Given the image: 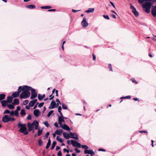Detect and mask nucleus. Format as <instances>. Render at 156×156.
<instances>
[{"label":"nucleus","instance_id":"f257e3e1","mask_svg":"<svg viewBox=\"0 0 156 156\" xmlns=\"http://www.w3.org/2000/svg\"><path fill=\"white\" fill-rule=\"evenodd\" d=\"M32 87L27 86H24L23 88L22 87L21 90L23 92L21 93L20 95V98L21 99H26L29 97L30 95V93L29 91Z\"/></svg>","mask_w":156,"mask_h":156},{"label":"nucleus","instance_id":"f03ea898","mask_svg":"<svg viewBox=\"0 0 156 156\" xmlns=\"http://www.w3.org/2000/svg\"><path fill=\"white\" fill-rule=\"evenodd\" d=\"M17 126L19 128H20L19 130L20 132L23 133L25 135H27L28 134V132L27 130V128L25 124H21L20 122H19Z\"/></svg>","mask_w":156,"mask_h":156},{"label":"nucleus","instance_id":"7ed1b4c3","mask_svg":"<svg viewBox=\"0 0 156 156\" xmlns=\"http://www.w3.org/2000/svg\"><path fill=\"white\" fill-rule=\"evenodd\" d=\"M152 5L151 3L150 2H146L143 5L144 10L147 13H148L150 11V9Z\"/></svg>","mask_w":156,"mask_h":156},{"label":"nucleus","instance_id":"20e7f679","mask_svg":"<svg viewBox=\"0 0 156 156\" xmlns=\"http://www.w3.org/2000/svg\"><path fill=\"white\" fill-rule=\"evenodd\" d=\"M22 86H20L17 92H14L12 94V96L13 98H16L19 96L20 93L21 91Z\"/></svg>","mask_w":156,"mask_h":156},{"label":"nucleus","instance_id":"39448f33","mask_svg":"<svg viewBox=\"0 0 156 156\" xmlns=\"http://www.w3.org/2000/svg\"><path fill=\"white\" fill-rule=\"evenodd\" d=\"M71 144L74 147H78L79 148H80L81 147V145L80 144L74 140H71Z\"/></svg>","mask_w":156,"mask_h":156},{"label":"nucleus","instance_id":"423d86ee","mask_svg":"<svg viewBox=\"0 0 156 156\" xmlns=\"http://www.w3.org/2000/svg\"><path fill=\"white\" fill-rule=\"evenodd\" d=\"M30 90L31 92V95L30 98L31 99H33L37 96V93L35 92V90L32 88H31Z\"/></svg>","mask_w":156,"mask_h":156},{"label":"nucleus","instance_id":"0eeeda50","mask_svg":"<svg viewBox=\"0 0 156 156\" xmlns=\"http://www.w3.org/2000/svg\"><path fill=\"white\" fill-rule=\"evenodd\" d=\"M10 115H5L2 118V121L4 123H7L10 121Z\"/></svg>","mask_w":156,"mask_h":156},{"label":"nucleus","instance_id":"6e6552de","mask_svg":"<svg viewBox=\"0 0 156 156\" xmlns=\"http://www.w3.org/2000/svg\"><path fill=\"white\" fill-rule=\"evenodd\" d=\"M58 121L60 126L62 124V122H63L64 123H65L64 117L63 116V115H60V116H58Z\"/></svg>","mask_w":156,"mask_h":156},{"label":"nucleus","instance_id":"1a4fd4ad","mask_svg":"<svg viewBox=\"0 0 156 156\" xmlns=\"http://www.w3.org/2000/svg\"><path fill=\"white\" fill-rule=\"evenodd\" d=\"M81 25L84 27H86L88 26V23L86 21V18H83L82 21L81 22Z\"/></svg>","mask_w":156,"mask_h":156},{"label":"nucleus","instance_id":"9d476101","mask_svg":"<svg viewBox=\"0 0 156 156\" xmlns=\"http://www.w3.org/2000/svg\"><path fill=\"white\" fill-rule=\"evenodd\" d=\"M60 126L63 129L68 131H69L70 130V128L68 126L65 124H64L63 125V124H61V125H60Z\"/></svg>","mask_w":156,"mask_h":156},{"label":"nucleus","instance_id":"9b49d317","mask_svg":"<svg viewBox=\"0 0 156 156\" xmlns=\"http://www.w3.org/2000/svg\"><path fill=\"white\" fill-rule=\"evenodd\" d=\"M70 138L74 139L76 140H78V138L77 134L75 133H72L70 132Z\"/></svg>","mask_w":156,"mask_h":156},{"label":"nucleus","instance_id":"f8f14e48","mask_svg":"<svg viewBox=\"0 0 156 156\" xmlns=\"http://www.w3.org/2000/svg\"><path fill=\"white\" fill-rule=\"evenodd\" d=\"M41 112L38 109H35L34 111V116L36 117H38L40 115Z\"/></svg>","mask_w":156,"mask_h":156},{"label":"nucleus","instance_id":"ddd939ff","mask_svg":"<svg viewBox=\"0 0 156 156\" xmlns=\"http://www.w3.org/2000/svg\"><path fill=\"white\" fill-rule=\"evenodd\" d=\"M84 153L85 154H89L91 155H94V153L92 150H84Z\"/></svg>","mask_w":156,"mask_h":156},{"label":"nucleus","instance_id":"4468645a","mask_svg":"<svg viewBox=\"0 0 156 156\" xmlns=\"http://www.w3.org/2000/svg\"><path fill=\"white\" fill-rule=\"evenodd\" d=\"M37 100L36 99H34L30 101L29 104V105L30 107L33 106L35 103L37 102Z\"/></svg>","mask_w":156,"mask_h":156},{"label":"nucleus","instance_id":"2eb2a0df","mask_svg":"<svg viewBox=\"0 0 156 156\" xmlns=\"http://www.w3.org/2000/svg\"><path fill=\"white\" fill-rule=\"evenodd\" d=\"M27 126L28 128V130L29 131H31L34 128V125L32 123L29 122L27 123Z\"/></svg>","mask_w":156,"mask_h":156},{"label":"nucleus","instance_id":"dca6fc26","mask_svg":"<svg viewBox=\"0 0 156 156\" xmlns=\"http://www.w3.org/2000/svg\"><path fill=\"white\" fill-rule=\"evenodd\" d=\"M151 13L154 16H156V5L153 7L151 10Z\"/></svg>","mask_w":156,"mask_h":156},{"label":"nucleus","instance_id":"f3484780","mask_svg":"<svg viewBox=\"0 0 156 156\" xmlns=\"http://www.w3.org/2000/svg\"><path fill=\"white\" fill-rule=\"evenodd\" d=\"M56 105L55 102L54 101H52L50 104V105L49 107V108L53 109L55 107Z\"/></svg>","mask_w":156,"mask_h":156},{"label":"nucleus","instance_id":"a211bd4d","mask_svg":"<svg viewBox=\"0 0 156 156\" xmlns=\"http://www.w3.org/2000/svg\"><path fill=\"white\" fill-rule=\"evenodd\" d=\"M63 135L65 138L67 139H69L70 138V134L68 133L64 132L63 133Z\"/></svg>","mask_w":156,"mask_h":156},{"label":"nucleus","instance_id":"6ab92c4d","mask_svg":"<svg viewBox=\"0 0 156 156\" xmlns=\"http://www.w3.org/2000/svg\"><path fill=\"white\" fill-rule=\"evenodd\" d=\"M63 130L62 129H59L57 130L55 132V133L57 135L60 136L61 135Z\"/></svg>","mask_w":156,"mask_h":156},{"label":"nucleus","instance_id":"aec40b11","mask_svg":"<svg viewBox=\"0 0 156 156\" xmlns=\"http://www.w3.org/2000/svg\"><path fill=\"white\" fill-rule=\"evenodd\" d=\"M19 104V100L17 98L14 99L13 102L12 103V104L14 105H18Z\"/></svg>","mask_w":156,"mask_h":156},{"label":"nucleus","instance_id":"412c9836","mask_svg":"<svg viewBox=\"0 0 156 156\" xmlns=\"http://www.w3.org/2000/svg\"><path fill=\"white\" fill-rule=\"evenodd\" d=\"M8 102L5 100H3L1 101V104L3 107H5L7 105Z\"/></svg>","mask_w":156,"mask_h":156},{"label":"nucleus","instance_id":"4be33fe9","mask_svg":"<svg viewBox=\"0 0 156 156\" xmlns=\"http://www.w3.org/2000/svg\"><path fill=\"white\" fill-rule=\"evenodd\" d=\"M12 100V98L11 96H8L7 98V101L8 103H11Z\"/></svg>","mask_w":156,"mask_h":156},{"label":"nucleus","instance_id":"5701e85b","mask_svg":"<svg viewBox=\"0 0 156 156\" xmlns=\"http://www.w3.org/2000/svg\"><path fill=\"white\" fill-rule=\"evenodd\" d=\"M94 11V8H89L88 9V10H86L85 12L87 13H89L90 12H93Z\"/></svg>","mask_w":156,"mask_h":156},{"label":"nucleus","instance_id":"b1692460","mask_svg":"<svg viewBox=\"0 0 156 156\" xmlns=\"http://www.w3.org/2000/svg\"><path fill=\"white\" fill-rule=\"evenodd\" d=\"M20 114L22 117H24L26 115L25 110L22 109L21 110L20 112Z\"/></svg>","mask_w":156,"mask_h":156},{"label":"nucleus","instance_id":"393cba45","mask_svg":"<svg viewBox=\"0 0 156 156\" xmlns=\"http://www.w3.org/2000/svg\"><path fill=\"white\" fill-rule=\"evenodd\" d=\"M133 12L134 13L135 16H137L139 15V13L136 10V9L134 10H132Z\"/></svg>","mask_w":156,"mask_h":156},{"label":"nucleus","instance_id":"a878e982","mask_svg":"<svg viewBox=\"0 0 156 156\" xmlns=\"http://www.w3.org/2000/svg\"><path fill=\"white\" fill-rule=\"evenodd\" d=\"M20 109V106H18L17 107L16 110H15L16 114L17 115H19V113L18 112V111H19Z\"/></svg>","mask_w":156,"mask_h":156},{"label":"nucleus","instance_id":"bb28decb","mask_svg":"<svg viewBox=\"0 0 156 156\" xmlns=\"http://www.w3.org/2000/svg\"><path fill=\"white\" fill-rule=\"evenodd\" d=\"M9 113H10V115H11V116H13V115H15V116H18V115H16L15 111H12L10 112Z\"/></svg>","mask_w":156,"mask_h":156},{"label":"nucleus","instance_id":"cd10ccee","mask_svg":"<svg viewBox=\"0 0 156 156\" xmlns=\"http://www.w3.org/2000/svg\"><path fill=\"white\" fill-rule=\"evenodd\" d=\"M56 144V143L55 141H54L53 142L52 144V146L51 147V150H52L54 148Z\"/></svg>","mask_w":156,"mask_h":156},{"label":"nucleus","instance_id":"c85d7f7f","mask_svg":"<svg viewBox=\"0 0 156 156\" xmlns=\"http://www.w3.org/2000/svg\"><path fill=\"white\" fill-rule=\"evenodd\" d=\"M26 7L29 9H34L35 8V6L34 5H27L26 6Z\"/></svg>","mask_w":156,"mask_h":156},{"label":"nucleus","instance_id":"c756f323","mask_svg":"<svg viewBox=\"0 0 156 156\" xmlns=\"http://www.w3.org/2000/svg\"><path fill=\"white\" fill-rule=\"evenodd\" d=\"M42 131H43L42 129H41L40 130V129H38V131L37 136H40V135H41L42 134Z\"/></svg>","mask_w":156,"mask_h":156},{"label":"nucleus","instance_id":"7c9ffc66","mask_svg":"<svg viewBox=\"0 0 156 156\" xmlns=\"http://www.w3.org/2000/svg\"><path fill=\"white\" fill-rule=\"evenodd\" d=\"M12 104H9L7 105L8 108L10 109H13L14 108V106Z\"/></svg>","mask_w":156,"mask_h":156},{"label":"nucleus","instance_id":"2f4dec72","mask_svg":"<svg viewBox=\"0 0 156 156\" xmlns=\"http://www.w3.org/2000/svg\"><path fill=\"white\" fill-rule=\"evenodd\" d=\"M41 8L42 9H48L51 8V7L49 6H41Z\"/></svg>","mask_w":156,"mask_h":156},{"label":"nucleus","instance_id":"473e14b6","mask_svg":"<svg viewBox=\"0 0 156 156\" xmlns=\"http://www.w3.org/2000/svg\"><path fill=\"white\" fill-rule=\"evenodd\" d=\"M32 123L34 126H38L39 125L38 122L36 120L34 121Z\"/></svg>","mask_w":156,"mask_h":156},{"label":"nucleus","instance_id":"72a5a7b5","mask_svg":"<svg viewBox=\"0 0 156 156\" xmlns=\"http://www.w3.org/2000/svg\"><path fill=\"white\" fill-rule=\"evenodd\" d=\"M56 140H58V141H59L60 143H62L63 142V141H62V140L61 138V137L59 136H57V137H56Z\"/></svg>","mask_w":156,"mask_h":156},{"label":"nucleus","instance_id":"f704fd0d","mask_svg":"<svg viewBox=\"0 0 156 156\" xmlns=\"http://www.w3.org/2000/svg\"><path fill=\"white\" fill-rule=\"evenodd\" d=\"M5 97V95L4 94H0V100H1L4 99Z\"/></svg>","mask_w":156,"mask_h":156},{"label":"nucleus","instance_id":"c9c22d12","mask_svg":"<svg viewBox=\"0 0 156 156\" xmlns=\"http://www.w3.org/2000/svg\"><path fill=\"white\" fill-rule=\"evenodd\" d=\"M62 107L63 109H67V106L64 103H63L62 104Z\"/></svg>","mask_w":156,"mask_h":156},{"label":"nucleus","instance_id":"e433bc0d","mask_svg":"<svg viewBox=\"0 0 156 156\" xmlns=\"http://www.w3.org/2000/svg\"><path fill=\"white\" fill-rule=\"evenodd\" d=\"M62 110V108L60 106H58V111L60 113V115H62V113L61 112Z\"/></svg>","mask_w":156,"mask_h":156},{"label":"nucleus","instance_id":"4c0bfd02","mask_svg":"<svg viewBox=\"0 0 156 156\" xmlns=\"http://www.w3.org/2000/svg\"><path fill=\"white\" fill-rule=\"evenodd\" d=\"M38 98L39 100H41L43 99L42 95L39 94L38 96Z\"/></svg>","mask_w":156,"mask_h":156},{"label":"nucleus","instance_id":"58836bf2","mask_svg":"<svg viewBox=\"0 0 156 156\" xmlns=\"http://www.w3.org/2000/svg\"><path fill=\"white\" fill-rule=\"evenodd\" d=\"M53 110H51L48 112V113L47 115V116L48 117H49L52 114V113H53Z\"/></svg>","mask_w":156,"mask_h":156},{"label":"nucleus","instance_id":"ea45409f","mask_svg":"<svg viewBox=\"0 0 156 156\" xmlns=\"http://www.w3.org/2000/svg\"><path fill=\"white\" fill-rule=\"evenodd\" d=\"M81 147H82L83 149H85V150H87L88 148V146L86 145H81Z\"/></svg>","mask_w":156,"mask_h":156},{"label":"nucleus","instance_id":"a19ab883","mask_svg":"<svg viewBox=\"0 0 156 156\" xmlns=\"http://www.w3.org/2000/svg\"><path fill=\"white\" fill-rule=\"evenodd\" d=\"M55 101L57 102L56 104L57 106H58L59 104H61V103L58 99L57 98L55 100Z\"/></svg>","mask_w":156,"mask_h":156},{"label":"nucleus","instance_id":"79ce46f5","mask_svg":"<svg viewBox=\"0 0 156 156\" xmlns=\"http://www.w3.org/2000/svg\"><path fill=\"white\" fill-rule=\"evenodd\" d=\"M28 102H29V101L28 100H25L23 101V105H25L26 104H27L28 103Z\"/></svg>","mask_w":156,"mask_h":156},{"label":"nucleus","instance_id":"37998d69","mask_svg":"<svg viewBox=\"0 0 156 156\" xmlns=\"http://www.w3.org/2000/svg\"><path fill=\"white\" fill-rule=\"evenodd\" d=\"M43 123L47 127H48L49 126V124H48L47 121H44L43 122Z\"/></svg>","mask_w":156,"mask_h":156},{"label":"nucleus","instance_id":"c03bdc74","mask_svg":"<svg viewBox=\"0 0 156 156\" xmlns=\"http://www.w3.org/2000/svg\"><path fill=\"white\" fill-rule=\"evenodd\" d=\"M10 113V111L8 110H5L3 114H9Z\"/></svg>","mask_w":156,"mask_h":156},{"label":"nucleus","instance_id":"a18cd8bd","mask_svg":"<svg viewBox=\"0 0 156 156\" xmlns=\"http://www.w3.org/2000/svg\"><path fill=\"white\" fill-rule=\"evenodd\" d=\"M152 0H138L140 3H142L145 1H151Z\"/></svg>","mask_w":156,"mask_h":156},{"label":"nucleus","instance_id":"49530a36","mask_svg":"<svg viewBox=\"0 0 156 156\" xmlns=\"http://www.w3.org/2000/svg\"><path fill=\"white\" fill-rule=\"evenodd\" d=\"M103 17L105 19L107 20H109L110 18L109 17L108 15H103Z\"/></svg>","mask_w":156,"mask_h":156},{"label":"nucleus","instance_id":"de8ad7c7","mask_svg":"<svg viewBox=\"0 0 156 156\" xmlns=\"http://www.w3.org/2000/svg\"><path fill=\"white\" fill-rule=\"evenodd\" d=\"M131 98V97L130 96H126V97H122L121 98V99H123V98H126V99H130Z\"/></svg>","mask_w":156,"mask_h":156},{"label":"nucleus","instance_id":"09e8293b","mask_svg":"<svg viewBox=\"0 0 156 156\" xmlns=\"http://www.w3.org/2000/svg\"><path fill=\"white\" fill-rule=\"evenodd\" d=\"M44 104V102H42V103H40L38 105V107L39 108H40Z\"/></svg>","mask_w":156,"mask_h":156},{"label":"nucleus","instance_id":"8fccbe9b","mask_svg":"<svg viewBox=\"0 0 156 156\" xmlns=\"http://www.w3.org/2000/svg\"><path fill=\"white\" fill-rule=\"evenodd\" d=\"M38 144L40 146H41L42 144V142L41 139H40L38 140Z\"/></svg>","mask_w":156,"mask_h":156},{"label":"nucleus","instance_id":"3c124183","mask_svg":"<svg viewBox=\"0 0 156 156\" xmlns=\"http://www.w3.org/2000/svg\"><path fill=\"white\" fill-rule=\"evenodd\" d=\"M49 132H47L44 136V137L45 138H47L48 137V136H49Z\"/></svg>","mask_w":156,"mask_h":156},{"label":"nucleus","instance_id":"603ef678","mask_svg":"<svg viewBox=\"0 0 156 156\" xmlns=\"http://www.w3.org/2000/svg\"><path fill=\"white\" fill-rule=\"evenodd\" d=\"M108 67H109V69L110 70V71H112V66H111V64H109L108 65Z\"/></svg>","mask_w":156,"mask_h":156},{"label":"nucleus","instance_id":"864d4df0","mask_svg":"<svg viewBox=\"0 0 156 156\" xmlns=\"http://www.w3.org/2000/svg\"><path fill=\"white\" fill-rule=\"evenodd\" d=\"M58 156H62V153L60 151H59L57 153Z\"/></svg>","mask_w":156,"mask_h":156},{"label":"nucleus","instance_id":"5fc2aeb1","mask_svg":"<svg viewBox=\"0 0 156 156\" xmlns=\"http://www.w3.org/2000/svg\"><path fill=\"white\" fill-rule=\"evenodd\" d=\"M51 145V144H49V143H47L46 148V149H48L50 145Z\"/></svg>","mask_w":156,"mask_h":156},{"label":"nucleus","instance_id":"6e6d98bb","mask_svg":"<svg viewBox=\"0 0 156 156\" xmlns=\"http://www.w3.org/2000/svg\"><path fill=\"white\" fill-rule=\"evenodd\" d=\"M27 119L28 120H30L31 119V115H29L27 117Z\"/></svg>","mask_w":156,"mask_h":156},{"label":"nucleus","instance_id":"4d7b16f0","mask_svg":"<svg viewBox=\"0 0 156 156\" xmlns=\"http://www.w3.org/2000/svg\"><path fill=\"white\" fill-rule=\"evenodd\" d=\"M52 94L51 95H50L49 96V97H51L50 98H49V100H51L54 97V96H52Z\"/></svg>","mask_w":156,"mask_h":156},{"label":"nucleus","instance_id":"13d9d810","mask_svg":"<svg viewBox=\"0 0 156 156\" xmlns=\"http://www.w3.org/2000/svg\"><path fill=\"white\" fill-rule=\"evenodd\" d=\"M139 132L141 133H147V132L146 130H141V131H140Z\"/></svg>","mask_w":156,"mask_h":156},{"label":"nucleus","instance_id":"bf43d9fd","mask_svg":"<svg viewBox=\"0 0 156 156\" xmlns=\"http://www.w3.org/2000/svg\"><path fill=\"white\" fill-rule=\"evenodd\" d=\"M130 8L132 9V10H133L136 9L133 5H130Z\"/></svg>","mask_w":156,"mask_h":156},{"label":"nucleus","instance_id":"052dcab7","mask_svg":"<svg viewBox=\"0 0 156 156\" xmlns=\"http://www.w3.org/2000/svg\"><path fill=\"white\" fill-rule=\"evenodd\" d=\"M74 150L76 151L77 153H80V150H78L77 148H75Z\"/></svg>","mask_w":156,"mask_h":156},{"label":"nucleus","instance_id":"680f3d73","mask_svg":"<svg viewBox=\"0 0 156 156\" xmlns=\"http://www.w3.org/2000/svg\"><path fill=\"white\" fill-rule=\"evenodd\" d=\"M80 11V10H75L73 9L72 10V12H76Z\"/></svg>","mask_w":156,"mask_h":156},{"label":"nucleus","instance_id":"e2e57ef3","mask_svg":"<svg viewBox=\"0 0 156 156\" xmlns=\"http://www.w3.org/2000/svg\"><path fill=\"white\" fill-rule=\"evenodd\" d=\"M54 125L56 127H58V126L57 122H55L54 124Z\"/></svg>","mask_w":156,"mask_h":156},{"label":"nucleus","instance_id":"0e129e2a","mask_svg":"<svg viewBox=\"0 0 156 156\" xmlns=\"http://www.w3.org/2000/svg\"><path fill=\"white\" fill-rule=\"evenodd\" d=\"M15 120V119L13 118V117H10V121H14Z\"/></svg>","mask_w":156,"mask_h":156},{"label":"nucleus","instance_id":"69168bd1","mask_svg":"<svg viewBox=\"0 0 156 156\" xmlns=\"http://www.w3.org/2000/svg\"><path fill=\"white\" fill-rule=\"evenodd\" d=\"M63 151L64 152L66 151L67 153H69V151L66 148H64L63 149Z\"/></svg>","mask_w":156,"mask_h":156},{"label":"nucleus","instance_id":"338daca9","mask_svg":"<svg viewBox=\"0 0 156 156\" xmlns=\"http://www.w3.org/2000/svg\"><path fill=\"white\" fill-rule=\"evenodd\" d=\"M110 3H111V4L113 6V7L114 8H115V6L114 5V3L111 1H110Z\"/></svg>","mask_w":156,"mask_h":156},{"label":"nucleus","instance_id":"774afa93","mask_svg":"<svg viewBox=\"0 0 156 156\" xmlns=\"http://www.w3.org/2000/svg\"><path fill=\"white\" fill-rule=\"evenodd\" d=\"M152 40L154 41H156V36H154V37L152 38Z\"/></svg>","mask_w":156,"mask_h":156}]
</instances>
